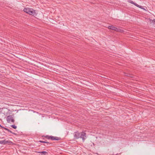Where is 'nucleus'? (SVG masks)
Returning <instances> with one entry per match:
<instances>
[{
	"label": "nucleus",
	"mask_w": 155,
	"mask_h": 155,
	"mask_svg": "<svg viewBox=\"0 0 155 155\" xmlns=\"http://www.w3.org/2000/svg\"><path fill=\"white\" fill-rule=\"evenodd\" d=\"M86 135V134L84 132H82L81 133H79L78 131H77L74 133V139H77L80 138L82 139L83 141L84 142L87 138Z\"/></svg>",
	"instance_id": "obj_1"
},
{
	"label": "nucleus",
	"mask_w": 155,
	"mask_h": 155,
	"mask_svg": "<svg viewBox=\"0 0 155 155\" xmlns=\"http://www.w3.org/2000/svg\"><path fill=\"white\" fill-rule=\"evenodd\" d=\"M23 11L29 15L34 16H36L37 14V11L33 9L32 8H24Z\"/></svg>",
	"instance_id": "obj_2"
},
{
	"label": "nucleus",
	"mask_w": 155,
	"mask_h": 155,
	"mask_svg": "<svg viewBox=\"0 0 155 155\" xmlns=\"http://www.w3.org/2000/svg\"><path fill=\"white\" fill-rule=\"evenodd\" d=\"M0 144L3 145H5L7 144L8 145H12L13 144V143L10 140L5 139L0 140Z\"/></svg>",
	"instance_id": "obj_3"
},
{
	"label": "nucleus",
	"mask_w": 155,
	"mask_h": 155,
	"mask_svg": "<svg viewBox=\"0 0 155 155\" xmlns=\"http://www.w3.org/2000/svg\"><path fill=\"white\" fill-rule=\"evenodd\" d=\"M7 121L8 123H11L12 122L14 123L15 122V120L13 118V116L12 115H9L6 118Z\"/></svg>",
	"instance_id": "obj_4"
},
{
	"label": "nucleus",
	"mask_w": 155,
	"mask_h": 155,
	"mask_svg": "<svg viewBox=\"0 0 155 155\" xmlns=\"http://www.w3.org/2000/svg\"><path fill=\"white\" fill-rule=\"evenodd\" d=\"M128 2L130 3H131L132 4L134 5H135V6H136L137 7H139V8H142V9H143V8H142L141 6H140V5H138L136 3H135L132 1L130 0L128 1Z\"/></svg>",
	"instance_id": "obj_5"
},
{
	"label": "nucleus",
	"mask_w": 155,
	"mask_h": 155,
	"mask_svg": "<svg viewBox=\"0 0 155 155\" xmlns=\"http://www.w3.org/2000/svg\"><path fill=\"white\" fill-rule=\"evenodd\" d=\"M61 140V138L60 137L52 136L51 139L52 140Z\"/></svg>",
	"instance_id": "obj_6"
},
{
	"label": "nucleus",
	"mask_w": 155,
	"mask_h": 155,
	"mask_svg": "<svg viewBox=\"0 0 155 155\" xmlns=\"http://www.w3.org/2000/svg\"><path fill=\"white\" fill-rule=\"evenodd\" d=\"M35 152L40 153L41 154L44 155H47L48 154V153L47 152L43 151H35Z\"/></svg>",
	"instance_id": "obj_7"
},
{
	"label": "nucleus",
	"mask_w": 155,
	"mask_h": 155,
	"mask_svg": "<svg viewBox=\"0 0 155 155\" xmlns=\"http://www.w3.org/2000/svg\"><path fill=\"white\" fill-rule=\"evenodd\" d=\"M4 129L5 130H6L8 131V132H10V133H12V134L15 135H17V134L16 133H15L14 132H12L11 130H10L6 128H4Z\"/></svg>",
	"instance_id": "obj_8"
},
{
	"label": "nucleus",
	"mask_w": 155,
	"mask_h": 155,
	"mask_svg": "<svg viewBox=\"0 0 155 155\" xmlns=\"http://www.w3.org/2000/svg\"><path fill=\"white\" fill-rule=\"evenodd\" d=\"M42 137H45L46 138L48 139V140H51V139L52 136H49L48 135H47L46 136H42Z\"/></svg>",
	"instance_id": "obj_9"
},
{
	"label": "nucleus",
	"mask_w": 155,
	"mask_h": 155,
	"mask_svg": "<svg viewBox=\"0 0 155 155\" xmlns=\"http://www.w3.org/2000/svg\"><path fill=\"white\" fill-rule=\"evenodd\" d=\"M115 28V27L113 25L109 26L108 27L109 29H110L113 30H114Z\"/></svg>",
	"instance_id": "obj_10"
},
{
	"label": "nucleus",
	"mask_w": 155,
	"mask_h": 155,
	"mask_svg": "<svg viewBox=\"0 0 155 155\" xmlns=\"http://www.w3.org/2000/svg\"><path fill=\"white\" fill-rule=\"evenodd\" d=\"M38 142H40V143H43L51 144V143L49 142H48L46 141H45L39 140L38 141Z\"/></svg>",
	"instance_id": "obj_11"
},
{
	"label": "nucleus",
	"mask_w": 155,
	"mask_h": 155,
	"mask_svg": "<svg viewBox=\"0 0 155 155\" xmlns=\"http://www.w3.org/2000/svg\"><path fill=\"white\" fill-rule=\"evenodd\" d=\"M10 127L14 129H16L17 128V126L14 124H12L11 125Z\"/></svg>",
	"instance_id": "obj_12"
},
{
	"label": "nucleus",
	"mask_w": 155,
	"mask_h": 155,
	"mask_svg": "<svg viewBox=\"0 0 155 155\" xmlns=\"http://www.w3.org/2000/svg\"><path fill=\"white\" fill-rule=\"evenodd\" d=\"M114 31H120V32L121 31V30L119 28H117L115 27L114 29Z\"/></svg>",
	"instance_id": "obj_13"
},
{
	"label": "nucleus",
	"mask_w": 155,
	"mask_h": 155,
	"mask_svg": "<svg viewBox=\"0 0 155 155\" xmlns=\"http://www.w3.org/2000/svg\"><path fill=\"white\" fill-rule=\"evenodd\" d=\"M152 23H153L155 25V19H154L153 20H152Z\"/></svg>",
	"instance_id": "obj_14"
},
{
	"label": "nucleus",
	"mask_w": 155,
	"mask_h": 155,
	"mask_svg": "<svg viewBox=\"0 0 155 155\" xmlns=\"http://www.w3.org/2000/svg\"><path fill=\"white\" fill-rule=\"evenodd\" d=\"M126 75L127 76H129V77H132V76H131V75H130V74H127V75Z\"/></svg>",
	"instance_id": "obj_15"
},
{
	"label": "nucleus",
	"mask_w": 155,
	"mask_h": 155,
	"mask_svg": "<svg viewBox=\"0 0 155 155\" xmlns=\"http://www.w3.org/2000/svg\"><path fill=\"white\" fill-rule=\"evenodd\" d=\"M48 144H47L46 145H44V146L45 147H47L48 146Z\"/></svg>",
	"instance_id": "obj_16"
},
{
	"label": "nucleus",
	"mask_w": 155,
	"mask_h": 155,
	"mask_svg": "<svg viewBox=\"0 0 155 155\" xmlns=\"http://www.w3.org/2000/svg\"><path fill=\"white\" fill-rule=\"evenodd\" d=\"M0 127H2V128H4H4H5V127H3L2 126H1H1H0Z\"/></svg>",
	"instance_id": "obj_17"
},
{
	"label": "nucleus",
	"mask_w": 155,
	"mask_h": 155,
	"mask_svg": "<svg viewBox=\"0 0 155 155\" xmlns=\"http://www.w3.org/2000/svg\"><path fill=\"white\" fill-rule=\"evenodd\" d=\"M40 148H39V149H36V150H40Z\"/></svg>",
	"instance_id": "obj_18"
},
{
	"label": "nucleus",
	"mask_w": 155,
	"mask_h": 155,
	"mask_svg": "<svg viewBox=\"0 0 155 155\" xmlns=\"http://www.w3.org/2000/svg\"><path fill=\"white\" fill-rule=\"evenodd\" d=\"M42 139H43V140H45V139H44V138H42Z\"/></svg>",
	"instance_id": "obj_19"
},
{
	"label": "nucleus",
	"mask_w": 155,
	"mask_h": 155,
	"mask_svg": "<svg viewBox=\"0 0 155 155\" xmlns=\"http://www.w3.org/2000/svg\"><path fill=\"white\" fill-rule=\"evenodd\" d=\"M4 138V137H2V138H1V139H3Z\"/></svg>",
	"instance_id": "obj_20"
},
{
	"label": "nucleus",
	"mask_w": 155,
	"mask_h": 155,
	"mask_svg": "<svg viewBox=\"0 0 155 155\" xmlns=\"http://www.w3.org/2000/svg\"><path fill=\"white\" fill-rule=\"evenodd\" d=\"M1 126V124H0V126Z\"/></svg>",
	"instance_id": "obj_21"
}]
</instances>
